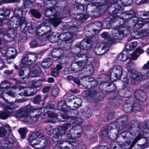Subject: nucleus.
I'll use <instances>...</instances> for the list:
<instances>
[{"label": "nucleus", "mask_w": 149, "mask_h": 149, "mask_svg": "<svg viewBox=\"0 0 149 149\" xmlns=\"http://www.w3.org/2000/svg\"><path fill=\"white\" fill-rule=\"evenodd\" d=\"M128 72L130 73V75L123 77L122 81L124 85L123 88L118 91V94L120 96L125 98L130 97L132 93V88L125 84L134 85L136 81H141L143 77V75L140 72L133 73L132 70H129Z\"/></svg>", "instance_id": "obj_1"}, {"label": "nucleus", "mask_w": 149, "mask_h": 149, "mask_svg": "<svg viewBox=\"0 0 149 149\" xmlns=\"http://www.w3.org/2000/svg\"><path fill=\"white\" fill-rule=\"evenodd\" d=\"M24 67H22L19 70L17 74L14 73L12 77L9 78L10 80L13 81L16 84H21L22 81L27 79L30 76V73L31 74V77L39 76L41 74L42 70L40 64H35L32 68L31 71L27 75L24 74Z\"/></svg>", "instance_id": "obj_2"}, {"label": "nucleus", "mask_w": 149, "mask_h": 149, "mask_svg": "<svg viewBox=\"0 0 149 149\" xmlns=\"http://www.w3.org/2000/svg\"><path fill=\"white\" fill-rule=\"evenodd\" d=\"M117 124L113 122L105 126L101 135L103 141L108 143L118 138L119 131H118Z\"/></svg>", "instance_id": "obj_3"}, {"label": "nucleus", "mask_w": 149, "mask_h": 149, "mask_svg": "<svg viewBox=\"0 0 149 149\" xmlns=\"http://www.w3.org/2000/svg\"><path fill=\"white\" fill-rule=\"evenodd\" d=\"M62 6L61 7L63 8L62 9L63 11L65 10H67L66 13H69V11L71 10L72 9L71 8H68V6L70 5L69 4L65 1H62ZM71 6L73 8L74 10H76V12L74 14L75 15H80L83 13L85 10L86 5L85 4H81L79 3H76L75 4H71ZM54 8V16H58L59 15L62 13V9L61 6H55L53 7Z\"/></svg>", "instance_id": "obj_4"}, {"label": "nucleus", "mask_w": 149, "mask_h": 149, "mask_svg": "<svg viewBox=\"0 0 149 149\" xmlns=\"http://www.w3.org/2000/svg\"><path fill=\"white\" fill-rule=\"evenodd\" d=\"M136 10L130 9L128 10L123 12L120 16L118 15H113L114 23H116L119 25L118 26L125 27L123 25L128 20H131L133 17H136Z\"/></svg>", "instance_id": "obj_5"}, {"label": "nucleus", "mask_w": 149, "mask_h": 149, "mask_svg": "<svg viewBox=\"0 0 149 149\" xmlns=\"http://www.w3.org/2000/svg\"><path fill=\"white\" fill-rule=\"evenodd\" d=\"M82 95L87 99H92L96 102L102 100L105 97L104 94L100 92H98L96 90H86L82 93Z\"/></svg>", "instance_id": "obj_6"}, {"label": "nucleus", "mask_w": 149, "mask_h": 149, "mask_svg": "<svg viewBox=\"0 0 149 149\" xmlns=\"http://www.w3.org/2000/svg\"><path fill=\"white\" fill-rule=\"evenodd\" d=\"M117 122L119 123L118 131L123 130H130L132 129L134 130L135 126L134 122L131 121L129 123L128 118L127 116H122L118 118Z\"/></svg>", "instance_id": "obj_7"}, {"label": "nucleus", "mask_w": 149, "mask_h": 149, "mask_svg": "<svg viewBox=\"0 0 149 149\" xmlns=\"http://www.w3.org/2000/svg\"><path fill=\"white\" fill-rule=\"evenodd\" d=\"M57 120L60 122H68L73 125L81 124L82 122V120L80 118L69 116L64 113H59L57 114Z\"/></svg>", "instance_id": "obj_8"}, {"label": "nucleus", "mask_w": 149, "mask_h": 149, "mask_svg": "<svg viewBox=\"0 0 149 149\" xmlns=\"http://www.w3.org/2000/svg\"><path fill=\"white\" fill-rule=\"evenodd\" d=\"M29 140L30 143H32L33 141H37V143H34L36 145L40 143H41V144L43 143L42 147L44 148L47 146L48 143L47 138L44 136L43 134L38 132L32 133L29 137Z\"/></svg>", "instance_id": "obj_9"}, {"label": "nucleus", "mask_w": 149, "mask_h": 149, "mask_svg": "<svg viewBox=\"0 0 149 149\" xmlns=\"http://www.w3.org/2000/svg\"><path fill=\"white\" fill-rule=\"evenodd\" d=\"M130 29L129 26L122 27L118 26L116 29L112 33L113 36L116 40H121L126 35L129 34Z\"/></svg>", "instance_id": "obj_10"}, {"label": "nucleus", "mask_w": 149, "mask_h": 149, "mask_svg": "<svg viewBox=\"0 0 149 149\" xmlns=\"http://www.w3.org/2000/svg\"><path fill=\"white\" fill-rule=\"evenodd\" d=\"M143 107L144 106L140 104L139 102L136 103V102H134L133 103H131L128 100V103L126 102L123 105V109L125 112L127 113L132 111H140Z\"/></svg>", "instance_id": "obj_11"}, {"label": "nucleus", "mask_w": 149, "mask_h": 149, "mask_svg": "<svg viewBox=\"0 0 149 149\" xmlns=\"http://www.w3.org/2000/svg\"><path fill=\"white\" fill-rule=\"evenodd\" d=\"M31 24L29 23L26 24L23 28L21 29L20 32L18 37L20 40L24 42L26 41L27 39V32L29 33L32 34L33 33L34 30V27L32 26L31 25Z\"/></svg>", "instance_id": "obj_12"}, {"label": "nucleus", "mask_w": 149, "mask_h": 149, "mask_svg": "<svg viewBox=\"0 0 149 149\" xmlns=\"http://www.w3.org/2000/svg\"><path fill=\"white\" fill-rule=\"evenodd\" d=\"M36 110L33 109L29 104L25 107L19 109L16 111V113L20 118H28L30 115V113H33Z\"/></svg>", "instance_id": "obj_13"}, {"label": "nucleus", "mask_w": 149, "mask_h": 149, "mask_svg": "<svg viewBox=\"0 0 149 149\" xmlns=\"http://www.w3.org/2000/svg\"><path fill=\"white\" fill-rule=\"evenodd\" d=\"M109 9L111 10L112 15H116L118 14L123 13L124 9L118 3V0H110Z\"/></svg>", "instance_id": "obj_14"}, {"label": "nucleus", "mask_w": 149, "mask_h": 149, "mask_svg": "<svg viewBox=\"0 0 149 149\" xmlns=\"http://www.w3.org/2000/svg\"><path fill=\"white\" fill-rule=\"evenodd\" d=\"M111 76L112 79L120 80L123 77V70L122 67L120 66H116L111 69L110 70Z\"/></svg>", "instance_id": "obj_15"}, {"label": "nucleus", "mask_w": 149, "mask_h": 149, "mask_svg": "<svg viewBox=\"0 0 149 149\" xmlns=\"http://www.w3.org/2000/svg\"><path fill=\"white\" fill-rule=\"evenodd\" d=\"M143 137L142 135H138L134 139V140L131 144V142L130 141H126L121 144V147L123 149H132L138 141Z\"/></svg>", "instance_id": "obj_16"}, {"label": "nucleus", "mask_w": 149, "mask_h": 149, "mask_svg": "<svg viewBox=\"0 0 149 149\" xmlns=\"http://www.w3.org/2000/svg\"><path fill=\"white\" fill-rule=\"evenodd\" d=\"M134 95L138 101L136 103L139 102L143 106L142 102L146 101L148 98L146 93L143 90L138 89L136 90Z\"/></svg>", "instance_id": "obj_17"}, {"label": "nucleus", "mask_w": 149, "mask_h": 149, "mask_svg": "<svg viewBox=\"0 0 149 149\" xmlns=\"http://www.w3.org/2000/svg\"><path fill=\"white\" fill-rule=\"evenodd\" d=\"M86 64L85 59L84 61H78L76 62H72L70 65L71 71L72 72L76 73L78 71L81 70L85 66Z\"/></svg>", "instance_id": "obj_18"}, {"label": "nucleus", "mask_w": 149, "mask_h": 149, "mask_svg": "<svg viewBox=\"0 0 149 149\" xmlns=\"http://www.w3.org/2000/svg\"><path fill=\"white\" fill-rule=\"evenodd\" d=\"M36 31H40L42 33L43 32V35H47V34L50 33L51 31V28L48 24L45 22H43L38 25H37L34 27Z\"/></svg>", "instance_id": "obj_19"}, {"label": "nucleus", "mask_w": 149, "mask_h": 149, "mask_svg": "<svg viewBox=\"0 0 149 149\" xmlns=\"http://www.w3.org/2000/svg\"><path fill=\"white\" fill-rule=\"evenodd\" d=\"M73 124H70V123H64L61 126L56 127V129L55 130L56 133H58V135L56 134V136H58L59 140L62 136L65 134L66 131L69 126Z\"/></svg>", "instance_id": "obj_20"}, {"label": "nucleus", "mask_w": 149, "mask_h": 149, "mask_svg": "<svg viewBox=\"0 0 149 149\" xmlns=\"http://www.w3.org/2000/svg\"><path fill=\"white\" fill-rule=\"evenodd\" d=\"M56 109L65 112H68L70 110H72V107L70 106H67V102L65 100H61L57 102Z\"/></svg>", "instance_id": "obj_21"}, {"label": "nucleus", "mask_w": 149, "mask_h": 149, "mask_svg": "<svg viewBox=\"0 0 149 149\" xmlns=\"http://www.w3.org/2000/svg\"><path fill=\"white\" fill-rule=\"evenodd\" d=\"M4 34L9 38H12L13 40L16 37L17 33L15 30L13 29H7L4 28H0V35Z\"/></svg>", "instance_id": "obj_22"}, {"label": "nucleus", "mask_w": 149, "mask_h": 149, "mask_svg": "<svg viewBox=\"0 0 149 149\" xmlns=\"http://www.w3.org/2000/svg\"><path fill=\"white\" fill-rule=\"evenodd\" d=\"M15 19V27H18L20 26V29H21L23 28L24 26H25L26 24H28L29 23L31 24V25L32 26H33L31 22L28 23L26 21V19L25 17L23 16L18 17L16 18Z\"/></svg>", "instance_id": "obj_23"}, {"label": "nucleus", "mask_w": 149, "mask_h": 149, "mask_svg": "<svg viewBox=\"0 0 149 149\" xmlns=\"http://www.w3.org/2000/svg\"><path fill=\"white\" fill-rule=\"evenodd\" d=\"M56 129V127L53 129L52 127L49 125H47L46 127V131L47 133L50 136L53 135L52 140L55 142H58L59 141L58 137L56 136V134L58 135V133H56L55 130Z\"/></svg>", "instance_id": "obj_24"}, {"label": "nucleus", "mask_w": 149, "mask_h": 149, "mask_svg": "<svg viewBox=\"0 0 149 149\" xmlns=\"http://www.w3.org/2000/svg\"><path fill=\"white\" fill-rule=\"evenodd\" d=\"M107 91L111 94L110 97H111V98H114L117 97L118 95V91L117 88L115 84L111 82H109V86L108 87Z\"/></svg>", "instance_id": "obj_25"}, {"label": "nucleus", "mask_w": 149, "mask_h": 149, "mask_svg": "<svg viewBox=\"0 0 149 149\" xmlns=\"http://www.w3.org/2000/svg\"><path fill=\"white\" fill-rule=\"evenodd\" d=\"M113 15L104 18L102 21V27L104 29H110L114 23Z\"/></svg>", "instance_id": "obj_26"}, {"label": "nucleus", "mask_w": 149, "mask_h": 149, "mask_svg": "<svg viewBox=\"0 0 149 149\" xmlns=\"http://www.w3.org/2000/svg\"><path fill=\"white\" fill-rule=\"evenodd\" d=\"M13 105V104L7 106L6 107L7 109L4 111H0V118L4 120H6L10 116V112L8 110H12L15 109Z\"/></svg>", "instance_id": "obj_27"}, {"label": "nucleus", "mask_w": 149, "mask_h": 149, "mask_svg": "<svg viewBox=\"0 0 149 149\" xmlns=\"http://www.w3.org/2000/svg\"><path fill=\"white\" fill-rule=\"evenodd\" d=\"M88 48L85 47H82V45H81L80 42L77 44H75L71 48V52L73 55H76L80 52L81 50H88Z\"/></svg>", "instance_id": "obj_28"}, {"label": "nucleus", "mask_w": 149, "mask_h": 149, "mask_svg": "<svg viewBox=\"0 0 149 149\" xmlns=\"http://www.w3.org/2000/svg\"><path fill=\"white\" fill-rule=\"evenodd\" d=\"M11 127L8 124L2 126H0V136L3 137L6 134H9L11 133Z\"/></svg>", "instance_id": "obj_29"}, {"label": "nucleus", "mask_w": 149, "mask_h": 149, "mask_svg": "<svg viewBox=\"0 0 149 149\" xmlns=\"http://www.w3.org/2000/svg\"><path fill=\"white\" fill-rule=\"evenodd\" d=\"M59 40L62 42L65 41L67 43H70V41L72 39V37L70 34L68 32H64L61 33L60 35L58 33Z\"/></svg>", "instance_id": "obj_30"}, {"label": "nucleus", "mask_w": 149, "mask_h": 149, "mask_svg": "<svg viewBox=\"0 0 149 149\" xmlns=\"http://www.w3.org/2000/svg\"><path fill=\"white\" fill-rule=\"evenodd\" d=\"M136 17H133V19L131 20V21L134 23V27L137 29H139L141 27H142L145 24V21L144 20H139L138 19V17H136Z\"/></svg>", "instance_id": "obj_31"}, {"label": "nucleus", "mask_w": 149, "mask_h": 149, "mask_svg": "<svg viewBox=\"0 0 149 149\" xmlns=\"http://www.w3.org/2000/svg\"><path fill=\"white\" fill-rule=\"evenodd\" d=\"M80 124L73 125L74 139L75 140H77V139L80 137L82 133V128L81 126H79Z\"/></svg>", "instance_id": "obj_32"}, {"label": "nucleus", "mask_w": 149, "mask_h": 149, "mask_svg": "<svg viewBox=\"0 0 149 149\" xmlns=\"http://www.w3.org/2000/svg\"><path fill=\"white\" fill-rule=\"evenodd\" d=\"M126 140H128L131 138V136H135L136 135H142L138 131L136 130L135 127H134V129H132L130 130H126Z\"/></svg>", "instance_id": "obj_33"}, {"label": "nucleus", "mask_w": 149, "mask_h": 149, "mask_svg": "<svg viewBox=\"0 0 149 149\" xmlns=\"http://www.w3.org/2000/svg\"><path fill=\"white\" fill-rule=\"evenodd\" d=\"M31 101L34 104L40 105L41 107H43L44 105V102L42 100V96L40 94L35 96L31 99Z\"/></svg>", "instance_id": "obj_34"}, {"label": "nucleus", "mask_w": 149, "mask_h": 149, "mask_svg": "<svg viewBox=\"0 0 149 149\" xmlns=\"http://www.w3.org/2000/svg\"><path fill=\"white\" fill-rule=\"evenodd\" d=\"M86 81L88 82L89 88H93L96 87L98 84L97 81L94 78L88 76L86 78Z\"/></svg>", "instance_id": "obj_35"}, {"label": "nucleus", "mask_w": 149, "mask_h": 149, "mask_svg": "<svg viewBox=\"0 0 149 149\" xmlns=\"http://www.w3.org/2000/svg\"><path fill=\"white\" fill-rule=\"evenodd\" d=\"M74 128L73 127L68 132L67 136L68 138V141L70 143H75L77 141L74 139Z\"/></svg>", "instance_id": "obj_36"}, {"label": "nucleus", "mask_w": 149, "mask_h": 149, "mask_svg": "<svg viewBox=\"0 0 149 149\" xmlns=\"http://www.w3.org/2000/svg\"><path fill=\"white\" fill-rule=\"evenodd\" d=\"M98 79H100V81H107L111 80L113 81L112 80V77L111 76L110 72L109 73H105L102 74L100 75Z\"/></svg>", "instance_id": "obj_37"}, {"label": "nucleus", "mask_w": 149, "mask_h": 149, "mask_svg": "<svg viewBox=\"0 0 149 149\" xmlns=\"http://www.w3.org/2000/svg\"><path fill=\"white\" fill-rule=\"evenodd\" d=\"M54 17V18H50L49 22L54 27H56L61 23L63 18L58 16Z\"/></svg>", "instance_id": "obj_38"}, {"label": "nucleus", "mask_w": 149, "mask_h": 149, "mask_svg": "<svg viewBox=\"0 0 149 149\" xmlns=\"http://www.w3.org/2000/svg\"><path fill=\"white\" fill-rule=\"evenodd\" d=\"M10 85L9 81L5 80L1 82L0 84V89L3 91V94L6 92V90L8 91L10 88Z\"/></svg>", "instance_id": "obj_39"}, {"label": "nucleus", "mask_w": 149, "mask_h": 149, "mask_svg": "<svg viewBox=\"0 0 149 149\" xmlns=\"http://www.w3.org/2000/svg\"><path fill=\"white\" fill-rule=\"evenodd\" d=\"M87 60V59H86ZM87 60L85 61L86 62V64L85 66L84 67L83 69H84V71L86 72V73L88 75H91L93 74L94 71V69L93 66L92 65H87Z\"/></svg>", "instance_id": "obj_40"}, {"label": "nucleus", "mask_w": 149, "mask_h": 149, "mask_svg": "<svg viewBox=\"0 0 149 149\" xmlns=\"http://www.w3.org/2000/svg\"><path fill=\"white\" fill-rule=\"evenodd\" d=\"M24 10L22 7L18 8L17 9H15L13 12V15L12 17L17 18L18 17L22 16L23 12H25Z\"/></svg>", "instance_id": "obj_41"}, {"label": "nucleus", "mask_w": 149, "mask_h": 149, "mask_svg": "<svg viewBox=\"0 0 149 149\" xmlns=\"http://www.w3.org/2000/svg\"><path fill=\"white\" fill-rule=\"evenodd\" d=\"M52 60L50 58H47L44 59L41 62V65L44 68H47L50 67L52 64Z\"/></svg>", "instance_id": "obj_42"}, {"label": "nucleus", "mask_w": 149, "mask_h": 149, "mask_svg": "<svg viewBox=\"0 0 149 149\" xmlns=\"http://www.w3.org/2000/svg\"><path fill=\"white\" fill-rule=\"evenodd\" d=\"M85 128L87 131H89L91 132V136H90V137L89 138V139H91L94 138V133L95 132V130L94 126L91 124H87L85 125ZM89 135H90V134Z\"/></svg>", "instance_id": "obj_43"}, {"label": "nucleus", "mask_w": 149, "mask_h": 149, "mask_svg": "<svg viewBox=\"0 0 149 149\" xmlns=\"http://www.w3.org/2000/svg\"><path fill=\"white\" fill-rule=\"evenodd\" d=\"M82 103V99L79 97L75 96L74 101V108L72 109V110H76L81 106Z\"/></svg>", "instance_id": "obj_44"}, {"label": "nucleus", "mask_w": 149, "mask_h": 149, "mask_svg": "<svg viewBox=\"0 0 149 149\" xmlns=\"http://www.w3.org/2000/svg\"><path fill=\"white\" fill-rule=\"evenodd\" d=\"M4 143L6 148L9 149L13 146L14 140L11 138H8L5 139Z\"/></svg>", "instance_id": "obj_45"}, {"label": "nucleus", "mask_w": 149, "mask_h": 149, "mask_svg": "<svg viewBox=\"0 0 149 149\" xmlns=\"http://www.w3.org/2000/svg\"><path fill=\"white\" fill-rule=\"evenodd\" d=\"M27 57L29 60V61L31 63H33L36 61L38 58L37 54L33 52H31L27 54Z\"/></svg>", "instance_id": "obj_46"}, {"label": "nucleus", "mask_w": 149, "mask_h": 149, "mask_svg": "<svg viewBox=\"0 0 149 149\" xmlns=\"http://www.w3.org/2000/svg\"><path fill=\"white\" fill-rule=\"evenodd\" d=\"M92 39L91 38H87L82 40L80 42H81V45H82V47H86L88 48V50L90 48V45H88V44L90 45L91 42H92Z\"/></svg>", "instance_id": "obj_47"}, {"label": "nucleus", "mask_w": 149, "mask_h": 149, "mask_svg": "<svg viewBox=\"0 0 149 149\" xmlns=\"http://www.w3.org/2000/svg\"><path fill=\"white\" fill-rule=\"evenodd\" d=\"M46 38L49 40H51L52 42H56L59 40L58 35H54L50 33L46 36Z\"/></svg>", "instance_id": "obj_48"}, {"label": "nucleus", "mask_w": 149, "mask_h": 149, "mask_svg": "<svg viewBox=\"0 0 149 149\" xmlns=\"http://www.w3.org/2000/svg\"><path fill=\"white\" fill-rule=\"evenodd\" d=\"M101 83L99 85V89L102 91L104 92L107 91L108 87L109 86V82L107 81H100Z\"/></svg>", "instance_id": "obj_49"}, {"label": "nucleus", "mask_w": 149, "mask_h": 149, "mask_svg": "<svg viewBox=\"0 0 149 149\" xmlns=\"http://www.w3.org/2000/svg\"><path fill=\"white\" fill-rule=\"evenodd\" d=\"M54 8L53 7H51L47 8L45 9V15L46 17L50 19V18H51V16H54Z\"/></svg>", "instance_id": "obj_50"}, {"label": "nucleus", "mask_w": 149, "mask_h": 149, "mask_svg": "<svg viewBox=\"0 0 149 149\" xmlns=\"http://www.w3.org/2000/svg\"><path fill=\"white\" fill-rule=\"evenodd\" d=\"M72 25H71V26L74 28H77V27L81 24L83 22V21H81L79 18H72Z\"/></svg>", "instance_id": "obj_51"}, {"label": "nucleus", "mask_w": 149, "mask_h": 149, "mask_svg": "<svg viewBox=\"0 0 149 149\" xmlns=\"http://www.w3.org/2000/svg\"><path fill=\"white\" fill-rule=\"evenodd\" d=\"M30 13L33 17L37 19H40L42 16V14L39 11L36 9H31Z\"/></svg>", "instance_id": "obj_52"}, {"label": "nucleus", "mask_w": 149, "mask_h": 149, "mask_svg": "<svg viewBox=\"0 0 149 149\" xmlns=\"http://www.w3.org/2000/svg\"><path fill=\"white\" fill-rule=\"evenodd\" d=\"M1 11L2 12L0 13V15L4 17L5 19H9L10 13V10L8 8H2Z\"/></svg>", "instance_id": "obj_53"}, {"label": "nucleus", "mask_w": 149, "mask_h": 149, "mask_svg": "<svg viewBox=\"0 0 149 149\" xmlns=\"http://www.w3.org/2000/svg\"><path fill=\"white\" fill-rule=\"evenodd\" d=\"M67 78L69 80L72 81L73 83L77 84L78 86H79L81 84L80 80L77 77H75L73 76L69 75L67 77Z\"/></svg>", "instance_id": "obj_54"}, {"label": "nucleus", "mask_w": 149, "mask_h": 149, "mask_svg": "<svg viewBox=\"0 0 149 149\" xmlns=\"http://www.w3.org/2000/svg\"><path fill=\"white\" fill-rule=\"evenodd\" d=\"M29 60L27 57V54L26 55H24L23 56L22 58L21 61V64L23 65V66H22V67H24V70H26V69L28 67V66L26 65L27 63L29 62Z\"/></svg>", "instance_id": "obj_55"}, {"label": "nucleus", "mask_w": 149, "mask_h": 149, "mask_svg": "<svg viewBox=\"0 0 149 149\" xmlns=\"http://www.w3.org/2000/svg\"><path fill=\"white\" fill-rule=\"evenodd\" d=\"M106 47L105 46L102 47L100 46L98 47H95L94 48V51L95 53L97 55H102L106 53V51L103 52H102V50H103L104 48Z\"/></svg>", "instance_id": "obj_56"}, {"label": "nucleus", "mask_w": 149, "mask_h": 149, "mask_svg": "<svg viewBox=\"0 0 149 149\" xmlns=\"http://www.w3.org/2000/svg\"><path fill=\"white\" fill-rule=\"evenodd\" d=\"M61 51L58 48H54L52 51L51 55L53 58H58L61 54Z\"/></svg>", "instance_id": "obj_57"}, {"label": "nucleus", "mask_w": 149, "mask_h": 149, "mask_svg": "<svg viewBox=\"0 0 149 149\" xmlns=\"http://www.w3.org/2000/svg\"><path fill=\"white\" fill-rule=\"evenodd\" d=\"M103 12L104 11L102 9V7L98 6L95 10L94 16L95 17H98L101 16L103 14Z\"/></svg>", "instance_id": "obj_58"}, {"label": "nucleus", "mask_w": 149, "mask_h": 149, "mask_svg": "<svg viewBox=\"0 0 149 149\" xmlns=\"http://www.w3.org/2000/svg\"><path fill=\"white\" fill-rule=\"evenodd\" d=\"M40 39L39 38L34 39L30 42L29 45L31 48H34L37 47L40 43Z\"/></svg>", "instance_id": "obj_59"}, {"label": "nucleus", "mask_w": 149, "mask_h": 149, "mask_svg": "<svg viewBox=\"0 0 149 149\" xmlns=\"http://www.w3.org/2000/svg\"><path fill=\"white\" fill-rule=\"evenodd\" d=\"M26 130L27 129L26 127L20 128L19 129L18 132L21 139H23L25 138L27 133Z\"/></svg>", "instance_id": "obj_60"}, {"label": "nucleus", "mask_w": 149, "mask_h": 149, "mask_svg": "<svg viewBox=\"0 0 149 149\" xmlns=\"http://www.w3.org/2000/svg\"><path fill=\"white\" fill-rule=\"evenodd\" d=\"M59 57L57 58L58 60L59 63L62 64H64L66 63L67 61L66 60V56L62 52L59 56Z\"/></svg>", "instance_id": "obj_61"}, {"label": "nucleus", "mask_w": 149, "mask_h": 149, "mask_svg": "<svg viewBox=\"0 0 149 149\" xmlns=\"http://www.w3.org/2000/svg\"><path fill=\"white\" fill-rule=\"evenodd\" d=\"M28 90L25 89L23 92V95L24 96L28 97L35 95L37 92L36 90H33V91H31L30 93H29Z\"/></svg>", "instance_id": "obj_62"}, {"label": "nucleus", "mask_w": 149, "mask_h": 149, "mask_svg": "<svg viewBox=\"0 0 149 149\" xmlns=\"http://www.w3.org/2000/svg\"><path fill=\"white\" fill-rule=\"evenodd\" d=\"M42 84V82H41L39 79H38L37 80L33 81L31 84V86L33 87V88H36L40 87Z\"/></svg>", "instance_id": "obj_63"}, {"label": "nucleus", "mask_w": 149, "mask_h": 149, "mask_svg": "<svg viewBox=\"0 0 149 149\" xmlns=\"http://www.w3.org/2000/svg\"><path fill=\"white\" fill-rule=\"evenodd\" d=\"M116 97L114 98H111V97L110 99H113V102L114 103V105L115 106L118 107L120 106L122 102V100L120 99L116 98Z\"/></svg>", "instance_id": "obj_64"}]
</instances>
